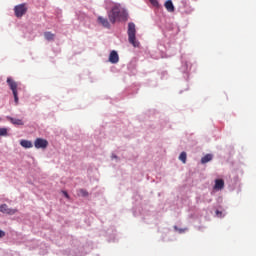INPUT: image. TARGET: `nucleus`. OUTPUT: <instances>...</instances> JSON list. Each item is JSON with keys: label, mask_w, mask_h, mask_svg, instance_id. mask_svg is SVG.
I'll return each mask as SVG.
<instances>
[{"label": "nucleus", "mask_w": 256, "mask_h": 256, "mask_svg": "<svg viewBox=\"0 0 256 256\" xmlns=\"http://www.w3.org/2000/svg\"><path fill=\"white\" fill-rule=\"evenodd\" d=\"M128 41L130 45L133 47H139V41H137V29L135 28V23L130 22L128 23Z\"/></svg>", "instance_id": "nucleus-1"}, {"label": "nucleus", "mask_w": 256, "mask_h": 256, "mask_svg": "<svg viewBox=\"0 0 256 256\" xmlns=\"http://www.w3.org/2000/svg\"><path fill=\"white\" fill-rule=\"evenodd\" d=\"M122 13H125L119 6H114L111 11L108 12V19L110 23L115 25L117 23V19L121 17Z\"/></svg>", "instance_id": "nucleus-2"}, {"label": "nucleus", "mask_w": 256, "mask_h": 256, "mask_svg": "<svg viewBox=\"0 0 256 256\" xmlns=\"http://www.w3.org/2000/svg\"><path fill=\"white\" fill-rule=\"evenodd\" d=\"M6 83L9 85L13 95H14V101L16 105L19 103V96L17 94V82L13 80V78L8 77Z\"/></svg>", "instance_id": "nucleus-3"}, {"label": "nucleus", "mask_w": 256, "mask_h": 256, "mask_svg": "<svg viewBox=\"0 0 256 256\" xmlns=\"http://www.w3.org/2000/svg\"><path fill=\"white\" fill-rule=\"evenodd\" d=\"M34 146L36 149H47V147H49V142L43 138H36Z\"/></svg>", "instance_id": "nucleus-4"}, {"label": "nucleus", "mask_w": 256, "mask_h": 256, "mask_svg": "<svg viewBox=\"0 0 256 256\" xmlns=\"http://www.w3.org/2000/svg\"><path fill=\"white\" fill-rule=\"evenodd\" d=\"M14 13L15 16L18 18L23 17L25 13H27V8L25 7V4H20L14 7Z\"/></svg>", "instance_id": "nucleus-5"}, {"label": "nucleus", "mask_w": 256, "mask_h": 256, "mask_svg": "<svg viewBox=\"0 0 256 256\" xmlns=\"http://www.w3.org/2000/svg\"><path fill=\"white\" fill-rule=\"evenodd\" d=\"M0 213H4L6 215H15L17 213V209L9 208L7 204L0 205Z\"/></svg>", "instance_id": "nucleus-6"}, {"label": "nucleus", "mask_w": 256, "mask_h": 256, "mask_svg": "<svg viewBox=\"0 0 256 256\" xmlns=\"http://www.w3.org/2000/svg\"><path fill=\"white\" fill-rule=\"evenodd\" d=\"M109 61L112 64L119 63V54H117V51L112 50L109 55Z\"/></svg>", "instance_id": "nucleus-7"}, {"label": "nucleus", "mask_w": 256, "mask_h": 256, "mask_svg": "<svg viewBox=\"0 0 256 256\" xmlns=\"http://www.w3.org/2000/svg\"><path fill=\"white\" fill-rule=\"evenodd\" d=\"M164 7L168 11V13H175V6L173 5V1L167 0L164 3Z\"/></svg>", "instance_id": "nucleus-8"}, {"label": "nucleus", "mask_w": 256, "mask_h": 256, "mask_svg": "<svg viewBox=\"0 0 256 256\" xmlns=\"http://www.w3.org/2000/svg\"><path fill=\"white\" fill-rule=\"evenodd\" d=\"M97 21L100 25H102L106 29H109L111 27V24H109V20H107V18H103L102 16H99Z\"/></svg>", "instance_id": "nucleus-9"}, {"label": "nucleus", "mask_w": 256, "mask_h": 256, "mask_svg": "<svg viewBox=\"0 0 256 256\" xmlns=\"http://www.w3.org/2000/svg\"><path fill=\"white\" fill-rule=\"evenodd\" d=\"M224 186H225V182L221 179H217L215 181L214 189L219 191V190L223 189Z\"/></svg>", "instance_id": "nucleus-10"}, {"label": "nucleus", "mask_w": 256, "mask_h": 256, "mask_svg": "<svg viewBox=\"0 0 256 256\" xmlns=\"http://www.w3.org/2000/svg\"><path fill=\"white\" fill-rule=\"evenodd\" d=\"M20 145L24 147V149H31V147H33V143L29 140H21Z\"/></svg>", "instance_id": "nucleus-11"}, {"label": "nucleus", "mask_w": 256, "mask_h": 256, "mask_svg": "<svg viewBox=\"0 0 256 256\" xmlns=\"http://www.w3.org/2000/svg\"><path fill=\"white\" fill-rule=\"evenodd\" d=\"M44 38L46 39V41H54L55 40V34H53L51 32H45L44 33Z\"/></svg>", "instance_id": "nucleus-12"}, {"label": "nucleus", "mask_w": 256, "mask_h": 256, "mask_svg": "<svg viewBox=\"0 0 256 256\" xmlns=\"http://www.w3.org/2000/svg\"><path fill=\"white\" fill-rule=\"evenodd\" d=\"M212 159H213V155L206 154L204 157H202L201 163L202 164L209 163V161H211Z\"/></svg>", "instance_id": "nucleus-13"}, {"label": "nucleus", "mask_w": 256, "mask_h": 256, "mask_svg": "<svg viewBox=\"0 0 256 256\" xmlns=\"http://www.w3.org/2000/svg\"><path fill=\"white\" fill-rule=\"evenodd\" d=\"M9 121H11V123H13V125H23V120L21 119H16V118H11L8 117Z\"/></svg>", "instance_id": "nucleus-14"}, {"label": "nucleus", "mask_w": 256, "mask_h": 256, "mask_svg": "<svg viewBox=\"0 0 256 256\" xmlns=\"http://www.w3.org/2000/svg\"><path fill=\"white\" fill-rule=\"evenodd\" d=\"M179 160L182 161V163H187V153L182 152L179 156Z\"/></svg>", "instance_id": "nucleus-15"}, {"label": "nucleus", "mask_w": 256, "mask_h": 256, "mask_svg": "<svg viewBox=\"0 0 256 256\" xmlns=\"http://www.w3.org/2000/svg\"><path fill=\"white\" fill-rule=\"evenodd\" d=\"M79 195H81V197H89V192H87L85 189H80Z\"/></svg>", "instance_id": "nucleus-16"}, {"label": "nucleus", "mask_w": 256, "mask_h": 256, "mask_svg": "<svg viewBox=\"0 0 256 256\" xmlns=\"http://www.w3.org/2000/svg\"><path fill=\"white\" fill-rule=\"evenodd\" d=\"M7 128H0V137H7Z\"/></svg>", "instance_id": "nucleus-17"}, {"label": "nucleus", "mask_w": 256, "mask_h": 256, "mask_svg": "<svg viewBox=\"0 0 256 256\" xmlns=\"http://www.w3.org/2000/svg\"><path fill=\"white\" fill-rule=\"evenodd\" d=\"M150 3L154 6V7H159V1L158 0H149Z\"/></svg>", "instance_id": "nucleus-18"}, {"label": "nucleus", "mask_w": 256, "mask_h": 256, "mask_svg": "<svg viewBox=\"0 0 256 256\" xmlns=\"http://www.w3.org/2000/svg\"><path fill=\"white\" fill-rule=\"evenodd\" d=\"M216 217H221L223 215V212L216 210Z\"/></svg>", "instance_id": "nucleus-19"}, {"label": "nucleus", "mask_w": 256, "mask_h": 256, "mask_svg": "<svg viewBox=\"0 0 256 256\" xmlns=\"http://www.w3.org/2000/svg\"><path fill=\"white\" fill-rule=\"evenodd\" d=\"M5 237V231L0 230V239H3Z\"/></svg>", "instance_id": "nucleus-20"}, {"label": "nucleus", "mask_w": 256, "mask_h": 256, "mask_svg": "<svg viewBox=\"0 0 256 256\" xmlns=\"http://www.w3.org/2000/svg\"><path fill=\"white\" fill-rule=\"evenodd\" d=\"M63 194L66 197V199H69V194L66 191H64Z\"/></svg>", "instance_id": "nucleus-21"}]
</instances>
